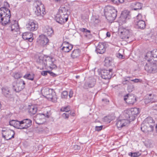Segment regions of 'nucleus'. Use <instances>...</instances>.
<instances>
[{
  "label": "nucleus",
  "mask_w": 157,
  "mask_h": 157,
  "mask_svg": "<svg viewBox=\"0 0 157 157\" xmlns=\"http://www.w3.org/2000/svg\"><path fill=\"white\" fill-rule=\"evenodd\" d=\"M107 37H109L110 36V33L109 32H107L106 34Z\"/></svg>",
  "instance_id": "obj_59"
},
{
  "label": "nucleus",
  "mask_w": 157,
  "mask_h": 157,
  "mask_svg": "<svg viewBox=\"0 0 157 157\" xmlns=\"http://www.w3.org/2000/svg\"><path fill=\"white\" fill-rule=\"evenodd\" d=\"M157 58V49L147 52L145 56V59L149 62L152 60V58Z\"/></svg>",
  "instance_id": "obj_17"
},
{
  "label": "nucleus",
  "mask_w": 157,
  "mask_h": 157,
  "mask_svg": "<svg viewBox=\"0 0 157 157\" xmlns=\"http://www.w3.org/2000/svg\"><path fill=\"white\" fill-rule=\"evenodd\" d=\"M130 15L128 12L123 11L122 12L119 19V23L121 24L125 23L130 18Z\"/></svg>",
  "instance_id": "obj_16"
},
{
  "label": "nucleus",
  "mask_w": 157,
  "mask_h": 157,
  "mask_svg": "<svg viewBox=\"0 0 157 157\" xmlns=\"http://www.w3.org/2000/svg\"><path fill=\"white\" fill-rule=\"evenodd\" d=\"M130 77H127L124 78H123V80L122 81V83L123 85H126L127 84V83L129 82V80H130Z\"/></svg>",
  "instance_id": "obj_40"
},
{
  "label": "nucleus",
  "mask_w": 157,
  "mask_h": 157,
  "mask_svg": "<svg viewBox=\"0 0 157 157\" xmlns=\"http://www.w3.org/2000/svg\"><path fill=\"white\" fill-rule=\"evenodd\" d=\"M124 101L129 105H133L136 101V99H124Z\"/></svg>",
  "instance_id": "obj_32"
},
{
  "label": "nucleus",
  "mask_w": 157,
  "mask_h": 157,
  "mask_svg": "<svg viewBox=\"0 0 157 157\" xmlns=\"http://www.w3.org/2000/svg\"><path fill=\"white\" fill-rule=\"evenodd\" d=\"M80 77V76H79V75H77L76 76V78H79Z\"/></svg>",
  "instance_id": "obj_61"
},
{
  "label": "nucleus",
  "mask_w": 157,
  "mask_h": 157,
  "mask_svg": "<svg viewBox=\"0 0 157 157\" xmlns=\"http://www.w3.org/2000/svg\"><path fill=\"white\" fill-rule=\"evenodd\" d=\"M102 101L106 104H108L109 102V101L108 99H102Z\"/></svg>",
  "instance_id": "obj_52"
},
{
  "label": "nucleus",
  "mask_w": 157,
  "mask_h": 157,
  "mask_svg": "<svg viewBox=\"0 0 157 157\" xmlns=\"http://www.w3.org/2000/svg\"><path fill=\"white\" fill-rule=\"evenodd\" d=\"M49 73L50 74V75L53 77H55L56 76V75L53 72L51 71H49Z\"/></svg>",
  "instance_id": "obj_55"
},
{
  "label": "nucleus",
  "mask_w": 157,
  "mask_h": 157,
  "mask_svg": "<svg viewBox=\"0 0 157 157\" xmlns=\"http://www.w3.org/2000/svg\"><path fill=\"white\" fill-rule=\"evenodd\" d=\"M154 99H144V101L146 104H147L148 103H152L154 101L152 100Z\"/></svg>",
  "instance_id": "obj_45"
},
{
  "label": "nucleus",
  "mask_w": 157,
  "mask_h": 157,
  "mask_svg": "<svg viewBox=\"0 0 157 157\" xmlns=\"http://www.w3.org/2000/svg\"><path fill=\"white\" fill-rule=\"evenodd\" d=\"M34 77V75L33 73L26 74L24 76L23 78L31 80H33Z\"/></svg>",
  "instance_id": "obj_35"
},
{
  "label": "nucleus",
  "mask_w": 157,
  "mask_h": 157,
  "mask_svg": "<svg viewBox=\"0 0 157 157\" xmlns=\"http://www.w3.org/2000/svg\"><path fill=\"white\" fill-rule=\"evenodd\" d=\"M130 123V121L128 120L125 118L123 119H119L117 120L116 123V125L119 129H120L121 128L125 126Z\"/></svg>",
  "instance_id": "obj_19"
},
{
  "label": "nucleus",
  "mask_w": 157,
  "mask_h": 157,
  "mask_svg": "<svg viewBox=\"0 0 157 157\" xmlns=\"http://www.w3.org/2000/svg\"><path fill=\"white\" fill-rule=\"evenodd\" d=\"M136 24L138 29H142L145 27L146 25L144 20L136 21Z\"/></svg>",
  "instance_id": "obj_26"
},
{
  "label": "nucleus",
  "mask_w": 157,
  "mask_h": 157,
  "mask_svg": "<svg viewBox=\"0 0 157 157\" xmlns=\"http://www.w3.org/2000/svg\"><path fill=\"white\" fill-rule=\"evenodd\" d=\"M32 121L29 119H25L21 121L20 129H27L32 125Z\"/></svg>",
  "instance_id": "obj_12"
},
{
  "label": "nucleus",
  "mask_w": 157,
  "mask_h": 157,
  "mask_svg": "<svg viewBox=\"0 0 157 157\" xmlns=\"http://www.w3.org/2000/svg\"><path fill=\"white\" fill-rule=\"evenodd\" d=\"M113 3L118 5L119 3H122L124 2V0H111Z\"/></svg>",
  "instance_id": "obj_41"
},
{
  "label": "nucleus",
  "mask_w": 157,
  "mask_h": 157,
  "mask_svg": "<svg viewBox=\"0 0 157 157\" xmlns=\"http://www.w3.org/2000/svg\"><path fill=\"white\" fill-rule=\"evenodd\" d=\"M44 56H39L38 58L37 59V62L40 65H41L43 67H44Z\"/></svg>",
  "instance_id": "obj_37"
},
{
  "label": "nucleus",
  "mask_w": 157,
  "mask_h": 157,
  "mask_svg": "<svg viewBox=\"0 0 157 157\" xmlns=\"http://www.w3.org/2000/svg\"><path fill=\"white\" fill-rule=\"evenodd\" d=\"M102 126H96L95 127V129L96 131H99L102 129Z\"/></svg>",
  "instance_id": "obj_49"
},
{
  "label": "nucleus",
  "mask_w": 157,
  "mask_h": 157,
  "mask_svg": "<svg viewBox=\"0 0 157 157\" xmlns=\"http://www.w3.org/2000/svg\"><path fill=\"white\" fill-rule=\"evenodd\" d=\"M101 78L104 79H110L113 75V69L103 70L101 72Z\"/></svg>",
  "instance_id": "obj_11"
},
{
  "label": "nucleus",
  "mask_w": 157,
  "mask_h": 157,
  "mask_svg": "<svg viewBox=\"0 0 157 157\" xmlns=\"http://www.w3.org/2000/svg\"><path fill=\"white\" fill-rule=\"evenodd\" d=\"M70 114H71V116H74V115H75V113H70Z\"/></svg>",
  "instance_id": "obj_60"
},
{
  "label": "nucleus",
  "mask_w": 157,
  "mask_h": 157,
  "mask_svg": "<svg viewBox=\"0 0 157 157\" xmlns=\"http://www.w3.org/2000/svg\"><path fill=\"white\" fill-rule=\"evenodd\" d=\"M2 131L5 132V135L2 133V136L6 140H10L12 138H14L15 133L14 131L9 129L6 130H2Z\"/></svg>",
  "instance_id": "obj_9"
},
{
  "label": "nucleus",
  "mask_w": 157,
  "mask_h": 157,
  "mask_svg": "<svg viewBox=\"0 0 157 157\" xmlns=\"http://www.w3.org/2000/svg\"><path fill=\"white\" fill-rule=\"evenodd\" d=\"M10 16L9 9L6 7L0 8V23L2 25L6 26L10 24Z\"/></svg>",
  "instance_id": "obj_1"
},
{
  "label": "nucleus",
  "mask_w": 157,
  "mask_h": 157,
  "mask_svg": "<svg viewBox=\"0 0 157 157\" xmlns=\"http://www.w3.org/2000/svg\"><path fill=\"white\" fill-rule=\"evenodd\" d=\"M49 117L48 112L45 114L44 113H38L35 117V122L38 124H42L45 122V118H49Z\"/></svg>",
  "instance_id": "obj_8"
},
{
  "label": "nucleus",
  "mask_w": 157,
  "mask_h": 157,
  "mask_svg": "<svg viewBox=\"0 0 157 157\" xmlns=\"http://www.w3.org/2000/svg\"><path fill=\"white\" fill-rule=\"evenodd\" d=\"M79 30L82 32L85 33L86 34H90V30L87 29H86L84 28H80L79 29Z\"/></svg>",
  "instance_id": "obj_43"
},
{
  "label": "nucleus",
  "mask_w": 157,
  "mask_h": 157,
  "mask_svg": "<svg viewBox=\"0 0 157 157\" xmlns=\"http://www.w3.org/2000/svg\"><path fill=\"white\" fill-rule=\"evenodd\" d=\"M70 111V106H67L65 107H62L60 109V111L62 112H68Z\"/></svg>",
  "instance_id": "obj_42"
},
{
  "label": "nucleus",
  "mask_w": 157,
  "mask_h": 157,
  "mask_svg": "<svg viewBox=\"0 0 157 157\" xmlns=\"http://www.w3.org/2000/svg\"><path fill=\"white\" fill-rule=\"evenodd\" d=\"M44 33L48 36H51L54 34V32L52 28L48 26L46 27Z\"/></svg>",
  "instance_id": "obj_28"
},
{
  "label": "nucleus",
  "mask_w": 157,
  "mask_h": 157,
  "mask_svg": "<svg viewBox=\"0 0 157 157\" xmlns=\"http://www.w3.org/2000/svg\"><path fill=\"white\" fill-rule=\"evenodd\" d=\"M55 19L56 21L59 23L63 24L67 21L68 16L57 14L55 17Z\"/></svg>",
  "instance_id": "obj_13"
},
{
  "label": "nucleus",
  "mask_w": 157,
  "mask_h": 157,
  "mask_svg": "<svg viewBox=\"0 0 157 157\" xmlns=\"http://www.w3.org/2000/svg\"><path fill=\"white\" fill-rule=\"evenodd\" d=\"M73 45L69 44L68 42H63L60 47L62 48V50L65 52H69L73 48Z\"/></svg>",
  "instance_id": "obj_18"
},
{
  "label": "nucleus",
  "mask_w": 157,
  "mask_h": 157,
  "mask_svg": "<svg viewBox=\"0 0 157 157\" xmlns=\"http://www.w3.org/2000/svg\"><path fill=\"white\" fill-rule=\"evenodd\" d=\"M10 125L13 126L17 129H20L21 121L17 120H12L9 122Z\"/></svg>",
  "instance_id": "obj_27"
},
{
  "label": "nucleus",
  "mask_w": 157,
  "mask_h": 157,
  "mask_svg": "<svg viewBox=\"0 0 157 157\" xmlns=\"http://www.w3.org/2000/svg\"><path fill=\"white\" fill-rule=\"evenodd\" d=\"M119 31L121 33V38L125 40L128 39L132 33L131 30L129 29L127 27H124L122 26L120 29Z\"/></svg>",
  "instance_id": "obj_7"
},
{
  "label": "nucleus",
  "mask_w": 157,
  "mask_h": 157,
  "mask_svg": "<svg viewBox=\"0 0 157 157\" xmlns=\"http://www.w3.org/2000/svg\"><path fill=\"white\" fill-rule=\"evenodd\" d=\"M133 88L134 86L133 85H128V89H130L131 91H132Z\"/></svg>",
  "instance_id": "obj_53"
},
{
  "label": "nucleus",
  "mask_w": 157,
  "mask_h": 157,
  "mask_svg": "<svg viewBox=\"0 0 157 157\" xmlns=\"http://www.w3.org/2000/svg\"><path fill=\"white\" fill-rule=\"evenodd\" d=\"M27 28L28 30L31 31L36 30L38 28V25L36 22L32 20H30L27 25Z\"/></svg>",
  "instance_id": "obj_14"
},
{
  "label": "nucleus",
  "mask_w": 157,
  "mask_h": 157,
  "mask_svg": "<svg viewBox=\"0 0 157 157\" xmlns=\"http://www.w3.org/2000/svg\"><path fill=\"white\" fill-rule=\"evenodd\" d=\"M112 59L110 57H107L105 58L104 60V65L107 67H109L111 65L112 63Z\"/></svg>",
  "instance_id": "obj_33"
},
{
  "label": "nucleus",
  "mask_w": 157,
  "mask_h": 157,
  "mask_svg": "<svg viewBox=\"0 0 157 157\" xmlns=\"http://www.w3.org/2000/svg\"><path fill=\"white\" fill-rule=\"evenodd\" d=\"M49 40L45 35L43 34L40 35L37 40V42L40 45L44 46L48 43Z\"/></svg>",
  "instance_id": "obj_15"
},
{
  "label": "nucleus",
  "mask_w": 157,
  "mask_h": 157,
  "mask_svg": "<svg viewBox=\"0 0 157 157\" xmlns=\"http://www.w3.org/2000/svg\"><path fill=\"white\" fill-rule=\"evenodd\" d=\"M35 7L36 8V10L35 11V14L42 18L44 15L46 13L44 5L42 4L41 1L38 0L35 3Z\"/></svg>",
  "instance_id": "obj_5"
},
{
  "label": "nucleus",
  "mask_w": 157,
  "mask_h": 157,
  "mask_svg": "<svg viewBox=\"0 0 157 157\" xmlns=\"http://www.w3.org/2000/svg\"><path fill=\"white\" fill-rule=\"evenodd\" d=\"M141 154L139 152H129L128 153V155L131 157H137L140 156Z\"/></svg>",
  "instance_id": "obj_39"
},
{
  "label": "nucleus",
  "mask_w": 157,
  "mask_h": 157,
  "mask_svg": "<svg viewBox=\"0 0 157 157\" xmlns=\"http://www.w3.org/2000/svg\"><path fill=\"white\" fill-rule=\"evenodd\" d=\"M73 91L72 90H71L69 92V94L70 98H71L73 97Z\"/></svg>",
  "instance_id": "obj_54"
},
{
  "label": "nucleus",
  "mask_w": 157,
  "mask_h": 157,
  "mask_svg": "<svg viewBox=\"0 0 157 157\" xmlns=\"http://www.w3.org/2000/svg\"><path fill=\"white\" fill-rule=\"evenodd\" d=\"M48 101H51L53 103H56L57 102V99H48Z\"/></svg>",
  "instance_id": "obj_51"
},
{
  "label": "nucleus",
  "mask_w": 157,
  "mask_h": 157,
  "mask_svg": "<svg viewBox=\"0 0 157 157\" xmlns=\"http://www.w3.org/2000/svg\"><path fill=\"white\" fill-rule=\"evenodd\" d=\"M132 5L134 10H137L141 9L142 5L139 2H135L132 3Z\"/></svg>",
  "instance_id": "obj_31"
},
{
  "label": "nucleus",
  "mask_w": 157,
  "mask_h": 157,
  "mask_svg": "<svg viewBox=\"0 0 157 157\" xmlns=\"http://www.w3.org/2000/svg\"><path fill=\"white\" fill-rule=\"evenodd\" d=\"M136 18L137 20L136 21L143 20L142 19V15L140 13H139L138 14V15L137 16Z\"/></svg>",
  "instance_id": "obj_48"
},
{
  "label": "nucleus",
  "mask_w": 157,
  "mask_h": 157,
  "mask_svg": "<svg viewBox=\"0 0 157 157\" xmlns=\"http://www.w3.org/2000/svg\"><path fill=\"white\" fill-rule=\"evenodd\" d=\"M131 81L135 83H138V82H141L142 80L139 79H132L131 80Z\"/></svg>",
  "instance_id": "obj_47"
},
{
  "label": "nucleus",
  "mask_w": 157,
  "mask_h": 157,
  "mask_svg": "<svg viewBox=\"0 0 157 157\" xmlns=\"http://www.w3.org/2000/svg\"><path fill=\"white\" fill-rule=\"evenodd\" d=\"M140 112V111L138 108H132L124 111L123 117L128 119L130 122L135 120L136 117Z\"/></svg>",
  "instance_id": "obj_2"
},
{
  "label": "nucleus",
  "mask_w": 157,
  "mask_h": 157,
  "mask_svg": "<svg viewBox=\"0 0 157 157\" xmlns=\"http://www.w3.org/2000/svg\"><path fill=\"white\" fill-rule=\"evenodd\" d=\"M63 116H65L66 118H68L69 117V114L66 113H63Z\"/></svg>",
  "instance_id": "obj_56"
},
{
  "label": "nucleus",
  "mask_w": 157,
  "mask_h": 157,
  "mask_svg": "<svg viewBox=\"0 0 157 157\" xmlns=\"http://www.w3.org/2000/svg\"><path fill=\"white\" fill-rule=\"evenodd\" d=\"M148 62L144 66L145 70L149 73H154L157 72V61L153 62Z\"/></svg>",
  "instance_id": "obj_6"
},
{
  "label": "nucleus",
  "mask_w": 157,
  "mask_h": 157,
  "mask_svg": "<svg viewBox=\"0 0 157 157\" xmlns=\"http://www.w3.org/2000/svg\"><path fill=\"white\" fill-rule=\"evenodd\" d=\"M117 57L119 58H121L122 59V57H123V56L121 55V54L119 53L117 55Z\"/></svg>",
  "instance_id": "obj_57"
},
{
  "label": "nucleus",
  "mask_w": 157,
  "mask_h": 157,
  "mask_svg": "<svg viewBox=\"0 0 157 157\" xmlns=\"http://www.w3.org/2000/svg\"><path fill=\"white\" fill-rule=\"evenodd\" d=\"M113 120V117L110 116H108L105 117L104 118V121L107 123H110Z\"/></svg>",
  "instance_id": "obj_38"
},
{
  "label": "nucleus",
  "mask_w": 157,
  "mask_h": 157,
  "mask_svg": "<svg viewBox=\"0 0 157 157\" xmlns=\"http://www.w3.org/2000/svg\"><path fill=\"white\" fill-rule=\"evenodd\" d=\"M95 51L97 53L102 54L105 51L104 44L103 43L100 42L96 46Z\"/></svg>",
  "instance_id": "obj_22"
},
{
  "label": "nucleus",
  "mask_w": 157,
  "mask_h": 157,
  "mask_svg": "<svg viewBox=\"0 0 157 157\" xmlns=\"http://www.w3.org/2000/svg\"><path fill=\"white\" fill-rule=\"evenodd\" d=\"M80 51L79 49L74 50L72 51L71 55V57L73 58H76L79 56Z\"/></svg>",
  "instance_id": "obj_30"
},
{
  "label": "nucleus",
  "mask_w": 157,
  "mask_h": 157,
  "mask_svg": "<svg viewBox=\"0 0 157 157\" xmlns=\"http://www.w3.org/2000/svg\"><path fill=\"white\" fill-rule=\"evenodd\" d=\"M117 11L110 6H107L104 9V14L106 18L111 21L114 20L117 16Z\"/></svg>",
  "instance_id": "obj_3"
},
{
  "label": "nucleus",
  "mask_w": 157,
  "mask_h": 157,
  "mask_svg": "<svg viewBox=\"0 0 157 157\" xmlns=\"http://www.w3.org/2000/svg\"><path fill=\"white\" fill-rule=\"evenodd\" d=\"M48 73H49V71H43L41 73V74L43 76H46Z\"/></svg>",
  "instance_id": "obj_50"
},
{
  "label": "nucleus",
  "mask_w": 157,
  "mask_h": 157,
  "mask_svg": "<svg viewBox=\"0 0 157 157\" xmlns=\"http://www.w3.org/2000/svg\"><path fill=\"white\" fill-rule=\"evenodd\" d=\"M68 11V9L67 7V6L62 5L59 8L58 11V13L57 14L68 16L67 13Z\"/></svg>",
  "instance_id": "obj_23"
},
{
  "label": "nucleus",
  "mask_w": 157,
  "mask_h": 157,
  "mask_svg": "<svg viewBox=\"0 0 157 157\" xmlns=\"http://www.w3.org/2000/svg\"><path fill=\"white\" fill-rule=\"evenodd\" d=\"M2 92L3 94L6 97H9L10 92L8 89L7 87L2 88Z\"/></svg>",
  "instance_id": "obj_36"
},
{
  "label": "nucleus",
  "mask_w": 157,
  "mask_h": 157,
  "mask_svg": "<svg viewBox=\"0 0 157 157\" xmlns=\"http://www.w3.org/2000/svg\"><path fill=\"white\" fill-rule=\"evenodd\" d=\"M25 84V81L21 79L17 81L15 85H13V89L16 92H19L24 88Z\"/></svg>",
  "instance_id": "obj_10"
},
{
  "label": "nucleus",
  "mask_w": 157,
  "mask_h": 157,
  "mask_svg": "<svg viewBox=\"0 0 157 157\" xmlns=\"http://www.w3.org/2000/svg\"><path fill=\"white\" fill-rule=\"evenodd\" d=\"M141 129L144 132H152L153 130L154 127L151 125H149L143 122L141 125Z\"/></svg>",
  "instance_id": "obj_21"
},
{
  "label": "nucleus",
  "mask_w": 157,
  "mask_h": 157,
  "mask_svg": "<svg viewBox=\"0 0 157 157\" xmlns=\"http://www.w3.org/2000/svg\"><path fill=\"white\" fill-rule=\"evenodd\" d=\"M13 77L16 79H18L22 77L21 75L18 72H16L13 74Z\"/></svg>",
  "instance_id": "obj_44"
},
{
  "label": "nucleus",
  "mask_w": 157,
  "mask_h": 157,
  "mask_svg": "<svg viewBox=\"0 0 157 157\" xmlns=\"http://www.w3.org/2000/svg\"><path fill=\"white\" fill-rule=\"evenodd\" d=\"M151 95H152V94H149V96H151Z\"/></svg>",
  "instance_id": "obj_63"
},
{
  "label": "nucleus",
  "mask_w": 157,
  "mask_h": 157,
  "mask_svg": "<svg viewBox=\"0 0 157 157\" xmlns=\"http://www.w3.org/2000/svg\"><path fill=\"white\" fill-rule=\"evenodd\" d=\"M33 35L31 33L25 32L23 33L22 37L25 40H28L30 42H32L33 40Z\"/></svg>",
  "instance_id": "obj_24"
},
{
  "label": "nucleus",
  "mask_w": 157,
  "mask_h": 157,
  "mask_svg": "<svg viewBox=\"0 0 157 157\" xmlns=\"http://www.w3.org/2000/svg\"><path fill=\"white\" fill-rule=\"evenodd\" d=\"M96 80L95 79L91 78L89 79V80L86 82L83 86V88L85 89H87L89 88L93 87L95 84Z\"/></svg>",
  "instance_id": "obj_20"
},
{
  "label": "nucleus",
  "mask_w": 157,
  "mask_h": 157,
  "mask_svg": "<svg viewBox=\"0 0 157 157\" xmlns=\"http://www.w3.org/2000/svg\"><path fill=\"white\" fill-rule=\"evenodd\" d=\"M143 122L149 125H151L154 127L155 125L153 123V120L152 118L151 117H147L145 119Z\"/></svg>",
  "instance_id": "obj_29"
},
{
  "label": "nucleus",
  "mask_w": 157,
  "mask_h": 157,
  "mask_svg": "<svg viewBox=\"0 0 157 157\" xmlns=\"http://www.w3.org/2000/svg\"><path fill=\"white\" fill-rule=\"evenodd\" d=\"M155 128H156V131L157 132V124H156V125L155 126Z\"/></svg>",
  "instance_id": "obj_62"
},
{
  "label": "nucleus",
  "mask_w": 157,
  "mask_h": 157,
  "mask_svg": "<svg viewBox=\"0 0 157 157\" xmlns=\"http://www.w3.org/2000/svg\"><path fill=\"white\" fill-rule=\"evenodd\" d=\"M130 94H126L125 95H124V98H126V97H129V96H130Z\"/></svg>",
  "instance_id": "obj_58"
},
{
  "label": "nucleus",
  "mask_w": 157,
  "mask_h": 157,
  "mask_svg": "<svg viewBox=\"0 0 157 157\" xmlns=\"http://www.w3.org/2000/svg\"><path fill=\"white\" fill-rule=\"evenodd\" d=\"M44 67L45 68L49 67L52 70L56 69L57 68L56 65V60L53 57L49 56H44Z\"/></svg>",
  "instance_id": "obj_4"
},
{
  "label": "nucleus",
  "mask_w": 157,
  "mask_h": 157,
  "mask_svg": "<svg viewBox=\"0 0 157 157\" xmlns=\"http://www.w3.org/2000/svg\"><path fill=\"white\" fill-rule=\"evenodd\" d=\"M28 109V112L31 115L35 114L37 110V107L34 105H29Z\"/></svg>",
  "instance_id": "obj_25"
},
{
  "label": "nucleus",
  "mask_w": 157,
  "mask_h": 157,
  "mask_svg": "<svg viewBox=\"0 0 157 157\" xmlns=\"http://www.w3.org/2000/svg\"><path fill=\"white\" fill-rule=\"evenodd\" d=\"M68 96V93L67 91H63L61 94L62 98H66Z\"/></svg>",
  "instance_id": "obj_46"
},
{
  "label": "nucleus",
  "mask_w": 157,
  "mask_h": 157,
  "mask_svg": "<svg viewBox=\"0 0 157 157\" xmlns=\"http://www.w3.org/2000/svg\"><path fill=\"white\" fill-rule=\"evenodd\" d=\"M15 22H16L12 24L11 26H10V27L12 31H17L19 29V25H18V23H17L16 21H15Z\"/></svg>",
  "instance_id": "obj_34"
}]
</instances>
